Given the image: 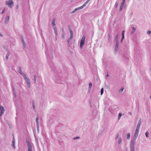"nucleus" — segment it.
<instances>
[{
  "label": "nucleus",
  "instance_id": "nucleus-40",
  "mask_svg": "<svg viewBox=\"0 0 151 151\" xmlns=\"http://www.w3.org/2000/svg\"><path fill=\"white\" fill-rule=\"evenodd\" d=\"M53 29H54V32H55V31H57V28H56L55 27H53Z\"/></svg>",
  "mask_w": 151,
  "mask_h": 151
},
{
  "label": "nucleus",
  "instance_id": "nucleus-50",
  "mask_svg": "<svg viewBox=\"0 0 151 151\" xmlns=\"http://www.w3.org/2000/svg\"><path fill=\"white\" fill-rule=\"evenodd\" d=\"M109 76V74H108V73H107V74L106 75V77H108Z\"/></svg>",
  "mask_w": 151,
  "mask_h": 151
},
{
  "label": "nucleus",
  "instance_id": "nucleus-32",
  "mask_svg": "<svg viewBox=\"0 0 151 151\" xmlns=\"http://www.w3.org/2000/svg\"><path fill=\"white\" fill-rule=\"evenodd\" d=\"M149 134V132H146L145 133V134L146 137H149L148 134Z\"/></svg>",
  "mask_w": 151,
  "mask_h": 151
},
{
  "label": "nucleus",
  "instance_id": "nucleus-14",
  "mask_svg": "<svg viewBox=\"0 0 151 151\" xmlns=\"http://www.w3.org/2000/svg\"><path fill=\"white\" fill-rule=\"evenodd\" d=\"M55 20H56V19L55 17H54L52 19V25L53 27H54L55 26Z\"/></svg>",
  "mask_w": 151,
  "mask_h": 151
},
{
  "label": "nucleus",
  "instance_id": "nucleus-47",
  "mask_svg": "<svg viewBox=\"0 0 151 151\" xmlns=\"http://www.w3.org/2000/svg\"><path fill=\"white\" fill-rule=\"evenodd\" d=\"M55 33L56 35H58V32L57 31H55Z\"/></svg>",
  "mask_w": 151,
  "mask_h": 151
},
{
  "label": "nucleus",
  "instance_id": "nucleus-37",
  "mask_svg": "<svg viewBox=\"0 0 151 151\" xmlns=\"http://www.w3.org/2000/svg\"><path fill=\"white\" fill-rule=\"evenodd\" d=\"M118 3L117 2H116V3H115V7L116 8H117L118 6Z\"/></svg>",
  "mask_w": 151,
  "mask_h": 151
},
{
  "label": "nucleus",
  "instance_id": "nucleus-23",
  "mask_svg": "<svg viewBox=\"0 0 151 151\" xmlns=\"http://www.w3.org/2000/svg\"><path fill=\"white\" fill-rule=\"evenodd\" d=\"M22 41L23 45V47H25L26 46V44L24 40H22Z\"/></svg>",
  "mask_w": 151,
  "mask_h": 151
},
{
  "label": "nucleus",
  "instance_id": "nucleus-7",
  "mask_svg": "<svg viewBox=\"0 0 151 151\" xmlns=\"http://www.w3.org/2000/svg\"><path fill=\"white\" fill-rule=\"evenodd\" d=\"M6 4L8 5L9 7L11 8L14 5V2L12 0H9L6 2Z\"/></svg>",
  "mask_w": 151,
  "mask_h": 151
},
{
  "label": "nucleus",
  "instance_id": "nucleus-45",
  "mask_svg": "<svg viewBox=\"0 0 151 151\" xmlns=\"http://www.w3.org/2000/svg\"><path fill=\"white\" fill-rule=\"evenodd\" d=\"M12 147H14V149H15V146H14V144H13V143H12Z\"/></svg>",
  "mask_w": 151,
  "mask_h": 151
},
{
  "label": "nucleus",
  "instance_id": "nucleus-12",
  "mask_svg": "<svg viewBox=\"0 0 151 151\" xmlns=\"http://www.w3.org/2000/svg\"><path fill=\"white\" fill-rule=\"evenodd\" d=\"M141 119H140L138 121V122L137 124V125L136 128L139 129L140 128V125L141 124Z\"/></svg>",
  "mask_w": 151,
  "mask_h": 151
},
{
  "label": "nucleus",
  "instance_id": "nucleus-38",
  "mask_svg": "<svg viewBox=\"0 0 151 151\" xmlns=\"http://www.w3.org/2000/svg\"><path fill=\"white\" fill-rule=\"evenodd\" d=\"M147 34L149 35L150 34H151V31L150 30H149L147 32Z\"/></svg>",
  "mask_w": 151,
  "mask_h": 151
},
{
  "label": "nucleus",
  "instance_id": "nucleus-19",
  "mask_svg": "<svg viewBox=\"0 0 151 151\" xmlns=\"http://www.w3.org/2000/svg\"><path fill=\"white\" fill-rule=\"evenodd\" d=\"M132 30L131 33V35H132L133 34H134L136 30V28L134 27H133L132 28Z\"/></svg>",
  "mask_w": 151,
  "mask_h": 151
},
{
  "label": "nucleus",
  "instance_id": "nucleus-55",
  "mask_svg": "<svg viewBox=\"0 0 151 151\" xmlns=\"http://www.w3.org/2000/svg\"><path fill=\"white\" fill-rule=\"evenodd\" d=\"M63 37H64V36L63 35Z\"/></svg>",
  "mask_w": 151,
  "mask_h": 151
},
{
  "label": "nucleus",
  "instance_id": "nucleus-1",
  "mask_svg": "<svg viewBox=\"0 0 151 151\" xmlns=\"http://www.w3.org/2000/svg\"><path fill=\"white\" fill-rule=\"evenodd\" d=\"M89 0H88L86 1L85 3L84 4L81 6L77 8H76L74 10H73L72 12V13H75L76 11L80 10V9H82L84 7H85L86 4L89 1Z\"/></svg>",
  "mask_w": 151,
  "mask_h": 151
},
{
  "label": "nucleus",
  "instance_id": "nucleus-22",
  "mask_svg": "<svg viewBox=\"0 0 151 151\" xmlns=\"http://www.w3.org/2000/svg\"><path fill=\"white\" fill-rule=\"evenodd\" d=\"M22 41L23 45V47H25L26 46V44L24 40H22Z\"/></svg>",
  "mask_w": 151,
  "mask_h": 151
},
{
  "label": "nucleus",
  "instance_id": "nucleus-25",
  "mask_svg": "<svg viewBox=\"0 0 151 151\" xmlns=\"http://www.w3.org/2000/svg\"><path fill=\"white\" fill-rule=\"evenodd\" d=\"M125 32V31L123 30L122 31V39H124V33Z\"/></svg>",
  "mask_w": 151,
  "mask_h": 151
},
{
  "label": "nucleus",
  "instance_id": "nucleus-21",
  "mask_svg": "<svg viewBox=\"0 0 151 151\" xmlns=\"http://www.w3.org/2000/svg\"><path fill=\"white\" fill-rule=\"evenodd\" d=\"M32 106L33 107V108L34 109V110H35V102H34V100H33L32 101Z\"/></svg>",
  "mask_w": 151,
  "mask_h": 151
},
{
  "label": "nucleus",
  "instance_id": "nucleus-26",
  "mask_svg": "<svg viewBox=\"0 0 151 151\" xmlns=\"http://www.w3.org/2000/svg\"><path fill=\"white\" fill-rule=\"evenodd\" d=\"M36 76L35 75H34L33 76V77H34V80L35 83H36Z\"/></svg>",
  "mask_w": 151,
  "mask_h": 151
},
{
  "label": "nucleus",
  "instance_id": "nucleus-51",
  "mask_svg": "<svg viewBox=\"0 0 151 151\" xmlns=\"http://www.w3.org/2000/svg\"><path fill=\"white\" fill-rule=\"evenodd\" d=\"M0 36H1V37L3 36V35L1 34V33L0 32Z\"/></svg>",
  "mask_w": 151,
  "mask_h": 151
},
{
  "label": "nucleus",
  "instance_id": "nucleus-24",
  "mask_svg": "<svg viewBox=\"0 0 151 151\" xmlns=\"http://www.w3.org/2000/svg\"><path fill=\"white\" fill-rule=\"evenodd\" d=\"M9 54H10L9 52H8L6 54V60H7L8 59V57L9 55Z\"/></svg>",
  "mask_w": 151,
  "mask_h": 151
},
{
  "label": "nucleus",
  "instance_id": "nucleus-3",
  "mask_svg": "<svg viewBox=\"0 0 151 151\" xmlns=\"http://www.w3.org/2000/svg\"><path fill=\"white\" fill-rule=\"evenodd\" d=\"M26 141L28 147V151H32V146L31 143L29 142L28 139L27 138L26 139Z\"/></svg>",
  "mask_w": 151,
  "mask_h": 151
},
{
  "label": "nucleus",
  "instance_id": "nucleus-6",
  "mask_svg": "<svg viewBox=\"0 0 151 151\" xmlns=\"http://www.w3.org/2000/svg\"><path fill=\"white\" fill-rule=\"evenodd\" d=\"M136 139H134L132 140L130 145V150H134V145Z\"/></svg>",
  "mask_w": 151,
  "mask_h": 151
},
{
  "label": "nucleus",
  "instance_id": "nucleus-44",
  "mask_svg": "<svg viewBox=\"0 0 151 151\" xmlns=\"http://www.w3.org/2000/svg\"><path fill=\"white\" fill-rule=\"evenodd\" d=\"M14 143H15L14 139V137L13 140L12 141V143L14 144Z\"/></svg>",
  "mask_w": 151,
  "mask_h": 151
},
{
  "label": "nucleus",
  "instance_id": "nucleus-48",
  "mask_svg": "<svg viewBox=\"0 0 151 151\" xmlns=\"http://www.w3.org/2000/svg\"><path fill=\"white\" fill-rule=\"evenodd\" d=\"M13 94L14 95L15 98H16L17 97V95L16 93H13Z\"/></svg>",
  "mask_w": 151,
  "mask_h": 151
},
{
  "label": "nucleus",
  "instance_id": "nucleus-39",
  "mask_svg": "<svg viewBox=\"0 0 151 151\" xmlns=\"http://www.w3.org/2000/svg\"><path fill=\"white\" fill-rule=\"evenodd\" d=\"M80 138V137H79L77 136V137H74V139H79Z\"/></svg>",
  "mask_w": 151,
  "mask_h": 151
},
{
  "label": "nucleus",
  "instance_id": "nucleus-41",
  "mask_svg": "<svg viewBox=\"0 0 151 151\" xmlns=\"http://www.w3.org/2000/svg\"><path fill=\"white\" fill-rule=\"evenodd\" d=\"M119 137V133H118L116 135V138H115V139H116L117 138H118Z\"/></svg>",
  "mask_w": 151,
  "mask_h": 151
},
{
  "label": "nucleus",
  "instance_id": "nucleus-33",
  "mask_svg": "<svg viewBox=\"0 0 151 151\" xmlns=\"http://www.w3.org/2000/svg\"><path fill=\"white\" fill-rule=\"evenodd\" d=\"M12 91L13 94L16 93L15 90L14 86H12Z\"/></svg>",
  "mask_w": 151,
  "mask_h": 151
},
{
  "label": "nucleus",
  "instance_id": "nucleus-35",
  "mask_svg": "<svg viewBox=\"0 0 151 151\" xmlns=\"http://www.w3.org/2000/svg\"><path fill=\"white\" fill-rule=\"evenodd\" d=\"M5 8H4L3 10H2V12H1V14H3L5 12Z\"/></svg>",
  "mask_w": 151,
  "mask_h": 151
},
{
  "label": "nucleus",
  "instance_id": "nucleus-29",
  "mask_svg": "<svg viewBox=\"0 0 151 151\" xmlns=\"http://www.w3.org/2000/svg\"><path fill=\"white\" fill-rule=\"evenodd\" d=\"M124 88L123 87H122L121 89L119 91V93H121L124 90Z\"/></svg>",
  "mask_w": 151,
  "mask_h": 151
},
{
  "label": "nucleus",
  "instance_id": "nucleus-42",
  "mask_svg": "<svg viewBox=\"0 0 151 151\" xmlns=\"http://www.w3.org/2000/svg\"><path fill=\"white\" fill-rule=\"evenodd\" d=\"M125 0H122V4H125Z\"/></svg>",
  "mask_w": 151,
  "mask_h": 151
},
{
  "label": "nucleus",
  "instance_id": "nucleus-15",
  "mask_svg": "<svg viewBox=\"0 0 151 151\" xmlns=\"http://www.w3.org/2000/svg\"><path fill=\"white\" fill-rule=\"evenodd\" d=\"M118 36H119V35L118 34H116V35L115 37L114 38V41L116 42H118Z\"/></svg>",
  "mask_w": 151,
  "mask_h": 151
},
{
  "label": "nucleus",
  "instance_id": "nucleus-16",
  "mask_svg": "<svg viewBox=\"0 0 151 151\" xmlns=\"http://www.w3.org/2000/svg\"><path fill=\"white\" fill-rule=\"evenodd\" d=\"M9 16H7L5 18V19L4 20V22L5 23H7L9 21Z\"/></svg>",
  "mask_w": 151,
  "mask_h": 151
},
{
  "label": "nucleus",
  "instance_id": "nucleus-46",
  "mask_svg": "<svg viewBox=\"0 0 151 151\" xmlns=\"http://www.w3.org/2000/svg\"><path fill=\"white\" fill-rule=\"evenodd\" d=\"M21 39V40H24L23 37L22 35H21L20 36Z\"/></svg>",
  "mask_w": 151,
  "mask_h": 151
},
{
  "label": "nucleus",
  "instance_id": "nucleus-28",
  "mask_svg": "<svg viewBox=\"0 0 151 151\" xmlns=\"http://www.w3.org/2000/svg\"><path fill=\"white\" fill-rule=\"evenodd\" d=\"M122 140V138L121 137H119V140H118V144H120L121 143Z\"/></svg>",
  "mask_w": 151,
  "mask_h": 151
},
{
  "label": "nucleus",
  "instance_id": "nucleus-34",
  "mask_svg": "<svg viewBox=\"0 0 151 151\" xmlns=\"http://www.w3.org/2000/svg\"><path fill=\"white\" fill-rule=\"evenodd\" d=\"M39 124H37V131L38 132H39Z\"/></svg>",
  "mask_w": 151,
  "mask_h": 151
},
{
  "label": "nucleus",
  "instance_id": "nucleus-18",
  "mask_svg": "<svg viewBox=\"0 0 151 151\" xmlns=\"http://www.w3.org/2000/svg\"><path fill=\"white\" fill-rule=\"evenodd\" d=\"M92 86V84L91 83H90L89 84V89L88 91L90 92L91 91V88Z\"/></svg>",
  "mask_w": 151,
  "mask_h": 151
},
{
  "label": "nucleus",
  "instance_id": "nucleus-43",
  "mask_svg": "<svg viewBox=\"0 0 151 151\" xmlns=\"http://www.w3.org/2000/svg\"><path fill=\"white\" fill-rule=\"evenodd\" d=\"M14 143H15L14 139V137L13 140L12 141V143L14 144Z\"/></svg>",
  "mask_w": 151,
  "mask_h": 151
},
{
  "label": "nucleus",
  "instance_id": "nucleus-27",
  "mask_svg": "<svg viewBox=\"0 0 151 151\" xmlns=\"http://www.w3.org/2000/svg\"><path fill=\"white\" fill-rule=\"evenodd\" d=\"M130 135L129 133H128L127 134V139H129L130 138Z\"/></svg>",
  "mask_w": 151,
  "mask_h": 151
},
{
  "label": "nucleus",
  "instance_id": "nucleus-57",
  "mask_svg": "<svg viewBox=\"0 0 151 151\" xmlns=\"http://www.w3.org/2000/svg\"><path fill=\"white\" fill-rule=\"evenodd\" d=\"M150 70H151V68H150Z\"/></svg>",
  "mask_w": 151,
  "mask_h": 151
},
{
  "label": "nucleus",
  "instance_id": "nucleus-5",
  "mask_svg": "<svg viewBox=\"0 0 151 151\" xmlns=\"http://www.w3.org/2000/svg\"><path fill=\"white\" fill-rule=\"evenodd\" d=\"M24 79L26 82V84L27 85V86L29 88H30L31 87V84L30 82L26 75L25 74H23Z\"/></svg>",
  "mask_w": 151,
  "mask_h": 151
},
{
  "label": "nucleus",
  "instance_id": "nucleus-31",
  "mask_svg": "<svg viewBox=\"0 0 151 151\" xmlns=\"http://www.w3.org/2000/svg\"><path fill=\"white\" fill-rule=\"evenodd\" d=\"M104 93V88H102L101 90V95H102L103 94V93Z\"/></svg>",
  "mask_w": 151,
  "mask_h": 151
},
{
  "label": "nucleus",
  "instance_id": "nucleus-49",
  "mask_svg": "<svg viewBox=\"0 0 151 151\" xmlns=\"http://www.w3.org/2000/svg\"><path fill=\"white\" fill-rule=\"evenodd\" d=\"M124 39H122H122H121V43H122V41H123V40Z\"/></svg>",
  "mask_w": 151,
  "mask_h": 151
},
{
  "label": "nucleus",
  "instance_id": "nucleus-2",
  "mask_svg": "<svg viewBox=\"0 0 151 151\" xmlns=\"http://www.w3.org/2000/svg\"><path fill=\"white\" fill-rule=\"evenodd\" d=\"M68 28L70 33V37L67 40V42L68 43H69V42L72 40L73 37V32L70 26H68Z\"/></svg>",
  "mask_w": 151,
  "mask_h": 151
},
{
  "label": "nucleus",
  "instance_id": "nucleus-17",
  "mask_svg": "<svg viewBox=\"0 0 151 151\" xmlns=\"http://www.w3.org/2000/svg\"><path fill=\"white\" fill-rule=\"evenodd\" d=\"M62 80L60 78H57L56 80V82L58 83H61Z\"/></svg>",
  "mask_w": 151,
  "mask_h": 151
},
{
  "label": "nucleus",
  "instance_id": "nucleus-20",
  "mask_svg": "<svg viewBox=\"0 0 151 151\" xmlns=\"http://www.w3.org/2000/svg\"><path fill=\"white\" fill-rule=\"evenodd\" d=\"M37 117L36 118V123L37 124H39V122L38 121V120L39 119V117L38 115H37Z\"/></svg>",
  "mask_w": 151,
  "mask_h": 151
},
{
  "label": "nucleus",
  "instance_id": "nucleus-56",
  "mask_svg": "<svg viewBox=\"0 0 151 151\" xmlns=\"http://www.w3.org/2000/svg\"><path fill=\"white\" fill-rule=\"evenodd\" d=\"M150 99H151V96H150Z\"/></svg>",
  "mask_w": 151,
  "mask_h": 151
},
{
  "label": "nucleus",
  "instance_id": "nucleus-11",
  "mask_svg": "<svg viewBox=\"0 0 151 151\" xmlns=\"http://www.w3.org/2000/svg\"><path fill=\"white\" fill-rule=\"evenodd\" d=\"M126 5L125 4H121V5L120 6V8L119 10V12H121L122 11L123 9V8L124 7V8L126 7Z\"/></svg>",
  "mask_w": 151,
  "mask_h": 151
},
{
  "label": "nucleus",
  "instance_id": "nucleus-8",
  "mask_svg": "<svg viewBox=\"0 0 151 151\" xmlns=\"http://www.w3.org/2000/svg\"><path fill=\"white\" fill-rule=\"evenodd\" d=\"M139 129L136 128V130L135 132V133L134 135V139H136L137 137L138 133H139Z\"/></svg>",
  "mask_w": 151,
  "mask_h": 151
},
{
  "label": "nucleus",
  "instance_id": "nucleus-10",
  "mask_svg": "<svg viewBox=\"0 0 151 151\" xmlns=\"http://www.w3.org/2000/svg\"><path fill=\"white\" fill-rule=\"evenodd\" d=\"M4 111L5 110L4 108L1 106H0V116H1V115L4 114Z\"/></svg>",
  "mask_w": 151,
  "mask_h": 151
},
{
  "label": "nucleus",
  "instance_id": "nucleus-52",
  "mask_svg": "<svg viewBox=\"0 0 151 151\" xmlns=\"http://www.w3.org/2000/svg\"><path fill=\"white\" fill-rule=\"evenodd\" d=\"M62 31L63 32H64V30H63V28H62Z\"/></svg>",
  "mask_w": 151,
  "mask_h": 151
},
{
  "label": "nucleus",
  "instance_id": "nucleus-53",
  "mask_svg": "<svg viewBox=\"0 0 151 151\" xmlns=\"http://www.w3.org/2000/svg\"><path fill=\"white\" fill-rule=\"evenodd\" d=\"M129 114H130L131 115H132V113H131V112H129Z\"/></svg>",
  "mask_w": 151,
  "mask_h": 151
},
{
  "label": "nucleus",
  "instance_id": "nucleus-13",
  "mask_svg": "<svg viewBox=\"0 0 151 151\" xmlns=\"http://www.w3.org/2000/svg\"><path fill=\"white\" fill-rule=\"evenodd\" d=\"M18 72L19 73L22 75L23 77H24L23 74H25L22 73L21 68L20 67H19L18 68Z\"/></svg>",
  "mask_w": 151,
  "mask_h": 151
},
{
  "label": "nucleus",
  "instance_id": "nucleus-54",
  "mask_svg": "<svg viewBox=\"0 0 151 151\" xmlns=\"http://www.w3.org/2000/svg\"><path fill=\"white\" fill-rule=\"evenodd\" d=\"M130 151H134V150H130Z\"/></svg>",
  "mask_w": 151,
  "mask_h": 151
},
{
  "label": "nucleus",
  "instance_id": "nucleus-9",
  "mask_svg": "<svg viewBox=\"0 0 151 151\" xmlns=\"http://www.w3.org/2000/svg\"><path fill=\"white\" fill-rule=\"evenodd\" d=\"M119 46V43L118 42H116V45L114 47V51L115 53H116L117 52L118 50V48Z\"/></svg>",
  "mask_w": 151,
  "mask_h": 151
},
{
  "label": "nucleus",
  "instance_id": "nucleus-36",
  "mask_svg": "<svg viewBox=\"0 0 151 151\" xmlns=\"http://www.w3.org/2000/svg\"><path fill=\"white\" fill-rule=\"evenodd\" d=\"M122 113H119V115H118V119H119L120 117H121V116H122Z\"/></svg>",
  "mask_w": 151,
  "mask_h": 151
},
{
  "label": "nucleus",
  "instance_id": "nucleus-30",
  "mask_svg": "<svg viewBox=\"0 0 151 151\" xmlns=\"http://www.w3.org/2000/svg\"><path fill=\"white\" fill-rule=\"evenodd\" d=\"M108 40L109 41V40H110L111 38V35L109 34H108Z\"/></svg>",
  "mask_w": 151,
  "mask_h": 151
},
{
  "label": "nucleus",
  "instance_id": "nucleus-4",
  "mask_svg": "<svg viewBox=\"0 0 151 151\" xmlns=\"http://www.w3.org/2000/svg\"><path fill=\"white\" fill-rule=\"evenodd\" d=\"M86 38L85 35H83L81 39V40L80 42V48L82 49L83 46L85 44V41Z\"/></svg>",
  "mask_w": 151,
  "mask_h": 151
}]
</instances>
